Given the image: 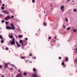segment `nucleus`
Returning a JSON list of instances; mask_svg holds the SVG:
<instances>
[{"label": "nucleus", "mask_w": 77, "mask_h": 77, "mask_svg": "<svg viewBox=\"0 0 77 77\" xmlns=\"http://www.w3.org/2000/svg\"><path fill=\"white\" fill-rule=\"evenodd\" d=\"M75 52L76 54H77V48H76L75 49Z\"/></svg>", "instance_id": "f3484780"}, {"label": "nucleus", "mask_w": 77, "mask_h": 77, "mask_svg": "<svg viewBox=\"0 0 77 77\" xmlns=\"http://www.w3.org/2000/svg\"><path fill=\"white\" fill-rule=\"evenodd\" d=\"M21 59H25V57H20Z\"/></svg>", "instance_id": "4be33fe9"}, {"label": "nucleus", "mask_w": 77, "mask_h": 77, "mask_svg": "<svg viewBox=\"0 0 77 77\" xmlns=\"http://www.w3.org/2000/svg\"><path fill=\"white\" fill-rule=\"evenodd\" d=\"M23 42H24V44H26V45H27V42L26 40H24Z\"/></svg>", "instance_id": "f8f14e48"}, {"label": "nucleus", "mask_w": 77, "mask_h": 77, "mask_svg": "<svg viewBox=\"0 0 77 77\" xmlns=\"http://www.w3.org/2000/svg\"><path fill=\"white\" fill-rule=\"evenodd\" d=\"M5 4H3L2 5V6H5Z\"/></svg>", "instance_id": "37998d69"}, {"label": "nucleus", "mask_w": 77, "mask_h": 77, "mask_svg": "<svg viewBox=\"0 0 77 77\" xmlns=\"http://www.w3.org/2000/svg\"><path fill=\"white\" fill-rule=\"evenodd\" d=\"M14 36L12 35H11L10 36V35H9V37L10 38H11V39H12V37H13Z\"/></svg>", "instance_id": "4468645a"}, {"label": "nucleus", "mask_w": 77, "mask_h": 77, "mask_svg": "<svg viewBox=\"0 0 77 77\" xmlns=\"http://www.w3.org/2000/svg\"><path fill=\"white\" fill-rule=\"evenodd\" d=\"M14 16H12L11 17V18H14Z\"/></svg>", "instance_id": "c9c22d12"}, {"label": "nucleus", "mask_w": 77, "mask_h": 77, "mask_svg": "<svg viewBox=\"0 0 77 77\" xmlns=\"http://www.w3.org/2000/svg\"><path fill=\"white\" fill-rule=\"evenodd\" d=\"M9 44H11L12 45H15V38H13L11 40L9 41Z\"/></svg>", "instance_id": "f03ea898"}, {"label": "nucleus", "mask_w": 77, "mask_h": 77, "mask_svg": "<svg viewBox=\"0 0 77 77\" xmlns=\"http://www.w3.org/2000/svg\"><path fill=\"white\" fill-rule=\"evenodd\" d=\"M25 61L26 62H28V60H25Z\"/></svg>", "instance_id": "49530a36"}, {"label": "nucleus", "mask_w": 77, "mask_h": 77, "mask_svg": "<svg viewBox=\"0 0 77 77\" xmlns=\"http://www.w3.org/2000/svg\"><path fill=\"white\" fill-rule=\"evenodd\" d=\"M20 70H18V72H20Z\"/></svg>", "instance_id": "09e8293b"}, {"label": "nucleus", "mask_w": 77, "mask_h": 77, "mask_svg": "<svg viewBox=\"0 0 77 77\" xmlns=\"http://www.w3.org/2000/svg\"><path fill=\"white\" fill-rule=\"evenodd\" d=\"M22 37H23V35H19V38H22Z\"/></svg>", "instance_id": "2eb2a0df"}, {"label": "nucleus", "mask_w": 77, "mask_h": 77, "mask_svg": "<svg viewBox=\"0 0 77 77\" xmlns=\"http://www.w3.org/2000/svg\"><path fill=\"white\" fill-rule=\"evenodd\" d=\"M64 8H65V7H64V6L63 5H62L60 7V9H64Z\"/></svg>", "instance_id": "6e6552de"}, {"label": "nucleus", "mask_w": 77, "mask_h": 77, "mask_svg": "<svg viewBox=\"0 0 77 77\" xmlns=\"http://www.w3.org/2000/svg\"><path fill=\"white\" fill-rule=\"evenodd\" d=\"M72 29H74V28H73Z\"/></svg>", "instance_id": "338daca9"}, {"label": "nucleus", "mask_w": 77, "mask_h": 77, "mask_svg": "<svg viewBox=\"0 0 77 77\" xmlns=\"http://www.w3.org/2000/svg\"><path fill=\"white\" fill-rule=\"evenodd\" d=\"M30 56H32V54H29Z\"/></svg>", "instance_id": "79ce46f5"}, {"label": "nucleus", "mask_w": 77, "mask_h": 77, "mask_svg": "<svg viewBox=\"0 0 77 77\" xmlns=\"http://www.w3.org/2000/svg\"><path fill=\"white\" fill-rule=\"evenodd\" d=\"M0 38L1 39H3V37H2V36L1 35H0Z\"/></svg>", "instance_id": "aec40b11"}, {"label": "nucleus", "mask_w": 77, "mask_h": 77, "mask_svg": "<svg viewBox=\"0 0 77 77\" xmlns=\"http://www.w3.org/2000/svg\"><path fill=\"white\" fill-rule=\"evenodd\" d=\"M18 75L19 76H20V77H21V76H22L23 75V74L22 73V72L18 74Z\"/></svg>", "instance_id": "9d476101"}, {"label": "nucleus", "mask_w": 77, "mask_h": 77, "mask_svg": "<svg viewBox=\"0 0 77 77\" xmlns=\"http://www.w3.org/2000/svg\"><path fill=\"white\" fill-rule=\"evenodd\" d=\"M18 30H20V28H18Z\"/></svg>", "instance_id": "8fccbe9b"}, {"label": "nucleus", "mask_w": 77, "mask_h": 77, "mask_svg": "<svg viewBox=\"0 0 77 77\" xmlns=\"http://www.w3.org/2000/svg\"><path fill=\"white\" fill-rule=\"evenodd\" d=\"M63 26L64 28H65L66 27V26L65 25H63Z\"/></svg>", "instance_id": "58836bf2"}, {"label": "nucleus", "mask_w": 77, "mask_h": 77, "mask_svg": "<svg viewBox=\"0 0 77 77\" xmlns=\"http://www.w3.org/2000/svg\"><path fill=\"white\" fill-rule=\"evenodd\" d=\"M2 15L1 14H0V17H2Z\"/></svg>", "instance_id": "de8ad7c7"}, {"label": "nucleus", "mask_w": 77, "mask_h": 77, "mask_svg": "<svg viewBox=\"0 0 77 77\" xmlns=\"http://www.w3.org/2000/svg\"><path fill=\"white\" fill-rule=\"evenodd\" d=\"M10 69H11V70H12V69H13V68H10Z\"/></svg>", "instance_id": "c03bdc74"}, {"label": "nucleus", "mask_w": 77, "mask_h": 77, "mask_svg": "<svg viewBox=\"0 0 77 77\" xmlns=\"http://www.w3.org/2000/svg\"><path fill=\"white\" fill-rule=\"evenodd\" d=\"M36 71V69L35 68H33V71H34V72H35V71Z\"/></svg>", "instance_id": "dca6fc26"}, {"label": "nucleus", "mask_w": 77, "mask_h": 77, "mask_svg": "<svg viewBox=\"0 0 77 77\" xmlns=\"http://www.w3.org/2000/svg\"><path fill=\"white\" fill-rule=\"evenodd\" d=\"M19 42L20 44H21V45L22 46H25V45H26V44H24V42H23V41L22 40H20Z\"/></svg>", "instance_id": "7ed1b4c3"}, {"label": "nucleus", "mask_w": 77, "mask_h": 77, "mask_svg": "<svg viewBox=\"0 0 77 77\" xmlns=\"http://www.w3.org/2000/svg\"><path fill=\"white\" fill-rule=\"evenodd\" d=\"M8 23H9V22H5V24H8Z\"/></svg>", "instance_id": "c756f323"}, {"label": "nucleus", "mask_w": 77, "mask_h": 77, "mask_svg": "<svg viewBox=\"0 0 77 77\" xmlns=\"http://www.w3.org/2000/svg\"><path fill=\"white\" fill-rule=\"evenodd\" d=\"M73 12H77V10L76 9H74L73 10Z\"/></svg>", "instance_id": "412c9836"}, {"label": "nucleus", "mask_w": 77, "mask_h": 77, "mask_svg": "<svg viewBox=\"0 0 77 77\" xmlns=\"http://www.w3.org/2000/svg\"><path fill=\"white\" fill-rule=\"evenodd\" d=\"M2 12L3 13H5L6 14H9V12L7 11L6 10H3Z\"/></svg>", "instance_id": "423d86ee"}, {"label": "nucleus", "mask_w": 77, "mask_h": 77, "mask_svg": "<svg viewBox=\"0 0 77 77\" xmlns=\"http://www.w3.org/2000/svg\"><path fill=\"white\" fill-rule=\"evenodd\" d=\"M62 59V58L60 57H59V59Z\"/></svg>", "instance_id": "f704fd0d"}, {"label": "nucleus", "mask_w": 77, "mask_h": 77, "mask_svg": "<svg viewBox=\"0 0 77 77\" xmlns=\"http://www.w3.org/2000/svg\"><path fill=\"white\" fill-rule=\"evenodd\" d=\"M10 26H10H9V27L6 26V29H11V30H15V27H14V25H13V24H11Z\"/></svg>", "instance_id": "f257e3e1"}, {"label": "nucleus", "mask_w": 77, "mask_h": 77, "mask_svg": "<svg viewBox=\"0 0 77 77\" xmlns=\"http://www.w3.org/2000/svg\"><path fill=\"white\" fill-rule=\"evenodd\" d=\"M5 49L6 50H9V48L8 47L6 48Z\"/></svg>", "instance_id": "a878e982"}, {"label": "nucleus", "mask_w": 77, "mask_h": 77, "mask_svg": "<svg viewBox=\"0 0 77 77\" xmlns=\"http://www.w3.org/2000/svg\"><path fill=\"white\" fill-rule=\"evenodd\" d=\"M1 43H2V44H3V42H4V40H2L1 41Z\"/></svg>", "instance_id": "b1692460"}, {"label": "nucleus", "mask_w": 77, "mask_h": 77, "mask_svg": "<svg viewBox=\"0 0 77 77\" xmlns=\"http://www.w3.org/2000/svg\"><path fill=\"white\" fill-rule=\"evenodd\" d=\"M76 1H77V0H76Z\"/></svg>", "instance_id": "774afa93"}, {"label": "nucleus", "mask_w": 77, "mask_h": 77, "mask_svg": "<svg viewBox=\"0 0 77 77\" xmlns=\"http://www.w3.org/2000/svg\"><path fill=\"white\" fill-rule=\"evenodd\" d=\"M0 68H2V66H1L0 65Z\"/></svg>", "instance_id": "a18cd8bd"}, {"label": "nucleus", "mask_w": 77, "mask_h": 77, "mask_svg": "<svg viewBox=\"0 0 77 77\" xmlns=\"http://www.w3.org/2000/svg\"><path fill=\"white\" fill-rule=\"evenodd\" d=\"M25 40H26L27 41V40H28V38H25Z\"/></svg>", "instance_id": "4c0bfd02"}, {"label": "nucleus", "mask_w": 77, "mask_h": 77, "mask_svg": "<svg viewBox=\"0 0 77 77\" xmlns=\"http://www.w3.org/2000/svg\"><path fill=\"white\" fill-rule=\"evenodd\" d=\"M47 25V23H43V25L44 26H46Z\"/></svg>", "instance_id": "ddd939ff"}, {"label": "nucleus", "mask_w": 77, "mask_h": 77, "mask_svg": "<svg viewBox=\"0 0 77 77\" xmlns=\"http://www.w3.org/2000/svg\"><path fill=\"white\" fill-rule=\"evenodd\" d=\"M61 65L62 66H64L63 68H65L66 67V65H65V61H64L62 63Z\"/></svg>", "instance_id": "20e7f679"}, {"label": "nucleus", "mask_w": 77, "mask_h": 77, "mask_svg": "<svg viewBox=\"0 0 77 77\" xmlns=\"http://www.w3.org/2000/svg\"><path fill=\"white\" fill-rule=\"evenodd\" d=\"M72 2H74V1H72Z\"/></svg>", "instance_id": "13d9d810"}, {"label": "nucleus", "mask_w": 77, "mask_h": 77, "mask_svg": "<svg viewBox=\"0 0 77 77\" xmlns=\"http://www.w3.org/2000/svg\"><path fill=\"white\" fill-rule=\"evenodd\" d=\"M10 12H13V11H11Z\"/></svg>", "instance_id": "3c124183"}, {"label": "nucleus", "mask_w": 77, "mask_h": 77, "mask_svg": "<svg viewBox=\"0 0 77 77\" xmlns=\"http://www.w3.org/2000/svg\"><path fill=\"white\" fill-rule=\"evenodd\" d=\"M8 63H5V64L4 68H7L8 66Z\"/></svg>", "instance_id": "0eeeda50"}, {"label": "nucleus", "mask_w": 77, "mask_h": 77, "mask_svg": "<svg viewBox=\"0 0 77 77\" xmlns=\"http://www.w3.org/2000/svg\"><path fill=\"white\" fill-rule=\"evenodd\" d=\"M73 32H76V29H74L73 30Z\"/></svg>", "instance_id": "473e14b6"}, {"label": "nucleus", "mask_w": 77, "mask_h": 77, "mask_svg": "<svg viewBox=\"0 0 77 77\" xmlns=\"http://www.w3.org/2000/svg\"><path fill=\"white\" fill-rule=\"evenodd\" d=\"M1 2V1H0V2Z\"/></svg>", "instance_id": "052dcab7"}, {"label": "nucleus", "mask_w": 77, "mask_h": 77, "mask_svg": "<svg viewBox=\"0 0 77 77\" xmlns=\"http://www.w3.org/2000/svg\"><path fill=\"white\" fill-rule=\"evenodd\" d=\"M71 1V0H67L66 2L67 3H69V2Z\"/></svg>", "instance_id": "393cba45"}, {"label": "nucleus", "mask_w": 77, "mask_h": 77, "mask_svg": "<svg viewBox=\"0 0 77 77\" xmlns=\"http://www.w3.org/2000/svg\"><path fill=\"white\" fill-rule=\"evenodd\" d=\"M35 35H38V33H36Z\"/></svg>", "instance_id": "6e6d98bb"}, {"label": "nucleus", "mask_w": 77, "mask_h": 77, "mask_svg": "<svg viewBox=\"0 0 77 77\" xmlns=\"http://www.w3.org/2000/svg\"><path fill=\"white\" fill-rule=\"evenodd\" d=\"M13 66H14V65H13Z\"/></svg>", "instance_id": "69168bd1"}, {"label": "nucleus", "mask_w": 77, "mask_h": 77, "mask_svg": "<svg viewBox=\"0 0 77 77\" xmlns=\"http://www.w3.org/2000/svg\"><path fill=\"white\" fill-rule=\"evenodd\" d=\"M32 59H36V57H33V58H32Z\"/></svg>", "instance_id": "72a5a7b5"}, {"label": "nucleus", "mask_w": 77, "mask_h": 77, "mask_svg": "<svg viewBox=\"0 0 77 77\" xmlns=\"http://www.w3.org/2000/svg\"><path fill=\"white\" fill-rule=\"evenodd\" d=\"M1 9H2L3 10L4 9H5V7H2Z\"/></svg>", "instance_id": "5701e85b"}, {"label": "nucleus", "mask_w": 77, "mask_h": 77, "mask_svg": "<svg viewBox=\"0 0 77 77\" xmlns=\"http://www.w3.org/2000/svg\"><path fill=\"white\" fill-rule=\"evenodd\" d=\"M56 36L55 37V39H56Z\"/></svg>", "instance_id": "603ef678"}, {"label": "nucleus", "mask_w": 77, "mask_h": 77, "mask_svg": "<svg viewBox=\"0 0 77 77\" xmlns=\"http://www.w3.org/2000/svg\"><path fill=\"white\" fill-rule=\"evenodd\" d=\"M47 14H46V16H47Z\"/></svg>", "instance_id": "4d7b16f0"}, {"label": "nucleus", "mask_w": 77, "mask_h": 77, "mask_svg": "<svg viewBox=\"0 0 77 77\" xmlns=\"http://www.w3.org/2000/svg\"><path fill=\"white\" fill-rule=\"evenodd\" d=\"M62 12H63V11H64V9H62Z\"/></svg>", "instance_id": "ea45409f"}, {"label": "nucleus", "mask_w": 77, "mask_h": 77, "mask_svg": "<svg viewBox=\"0 0 77 77\" xmlns=\"http://www.w3.org/2000/svg\"><path fill=\"white\" fill-rule=\"evenodd\" d=\"M65 60L66 62H68V57H66V58L65 59Z\"/></svg>", "instance_id": "9b49d317"}, {"label": "nucleus", "mask_w": 77, "mask_h": 77, "mask_svg": "<svg viewBox=\"0 0 77 77\" xmlns=\"http://www.w3.org/2000/svg\"><path fill=\"white\" fill-rule=\"evenodd\" d=\"M30 62H32V61H30Z\"/></svg>", "instance_id": "680f3d73"}, {"label": "nucleus", "mask_w": 77, "mask_h": 77, "mask_svg": "<svg viewBox=\"0 0 77 77\" xmlns=\"http://www.w3.org/2000/svg\"><path fill=\"white\" fill-rule=\"evenodd\" d=\"M35 0H32V3H35Z\"/></svg>", "instance_id": "e433bc0d"}, {"label": "nucleus", "mask_w": 77, "mask_h": 77, "mask_svg": "<svg viewBox=\"0 0 77 77\" xmlns=\"http://www.w3.org/2000/svg\"><path fill=\"white\" fill-rule=\"evenodd\" d=\"M74 5V4H73V5Z\"/></svg>", "instance_id": "bf43d9fd"}, {"label": "nucleus", "mask_w": 77, "mask_h": 77, "mask_svg": "<svg viewBox=\"0 0 77 77\" xmlns=\"http://www.w3.org/2000/svg\"><path fill=\"white\" fill-rule=\"evenodd\" d=\"M48 39H51V37H48Z\"/></svg>", "instance_id": "2f4dec72"}, {"label": "nucleus", "mask_w": 77, "mask_h": 77, "mask_svg": "<svg viewBox=\"0 0 77 77\" xmlns=\"http://www.w3.org/2000/svg\"><path fill=\"white\" fill-rule=\"evenodd\" d=\"M51 7H52V5H51Z\"/></svg>", "instance_id": "0e129e2a"}, {"label": "nucleus", "mask_w": 77, "mask_h": 77, "mask_svg": "<svg viewBox=\"0 0 77 77\" xmlns=\"http://www.w3.org/2000/svg\"><path fill=\"white\" fill-rule=\"evenodd\" d=\"M2 77H5V76L4 75H3L2 76Z\"/></svg>", "instance_id": "864d4df0"}, {"label": "nucleus", "mask_w": 77, "mask_h": 77, "mask_svg": "<svg viewBox=\"0 0 77 77\" xmlns=\"http://www.w3.org/2000/svg\"><path fill=\"white\" fill-rule=\"evenodd\" d=\"M23 75H27V73H23Z\"/></svg>", "instance_id": "c85d7f7f"}, {"label": "nucleus", "mask_w": 77, "mask_h": 77, "mask_svg": "<svg viewBox=\"0 0 77 77\" xmlns=\"http://www.w3.org/2000/svg\"><path fill=\"white\" fill-rule=\"evenodd\" d=\"M77 59H75V60L74 62H77Z\"/></svg>", "instance_id": "7c9ffc66"}, {"label": "nucleus", "mask_w": 77, "mask_h": 77, "mask_svg": "<svg viewBox=\"0 0 77 77\" xmlns=\"http://www.w3.org/2000/svg\"><path fill=\"white\" fill-rule=\"evenodd\" d=\"M5 22V20H2V23H3Z\"/></svg>", "instance_id": "bb28decb"}, {"label": "nucleus", "mask_w": 77, "mask_h": 77, "mask_svg": "<svg viewBox=\"0 0 77 77\" xmlns=\"http://www.w3.org/2000/svg\"><path fill=\"white\" fill-rule=\"evenodd\" d=\"M65 20L66 21V22H68V18H66Z\"/></svg>", "instance_id": "6ab92c4d"}, {"label": "nucleus", "mask_w": 77, "mask_h": 77, "mask_svg": "<svg viewBox=\"0 0 77 77\" xmlns=\"http://www.w3.org/2000/svg\"><path fill=\"white\" fill-rule=\"evenodd\" d=\"M54 41H56V40H54Z\"/></svg>", "instance_id": "e2e57ef3"}, {"label": "nucleus", "mask_w": 77, "mask_h": 77, "mask_svg": "<svg viewBox=\"0 0 77 77\" xmlns=\"http://www.w3.org/2000/svg\"><path fill=\"white\" fill-rule=\"evenodd\" d=\"M11 18L10 17V16L8 15V17H5V20H8V19H11Z\"/></svg>", "instance_id": "39448f33"}, {"label": "nucleus", "mask_w": 77, "mask_h": 77, "mask_svg": "<svg viewBox=\"0 0 77 77\" xmlns=\"http://www.w3.org/2000/svg\"><path fill=\"white\" fill-rule=\"evenodd\" d=\"M70 29H71V28L70 27H69L67 28V30H69Z\"/></svg>", "instance_id": "a211bd4d"}, {"label": "nucleus", "mask_w": 77, "mask_h": 77, "mask_svg": "<svg viewBox=\"0 0 77 77\" xmlns=\"http://www.w3.org/2000/svg\"><path fill=\"white\" fill-rule=\"evenodd\" d=\"M16 44H17V45L18 44V42H16Z\"/></svg>", "instance_id": "a19ab883"}, {"label": "nucleus", "mask_w": 77, "mask_h": 77, "mask_svg": "<svg viewBox=\"0 0 77 77\" xmlns=\"http://www.w3.org/2000/svg\"><path fill=\"white\" fill-rule=\"evenodd\" d=\"M15 36H16L17 37V35H15Z\"/></svg>", "instance_id": "5fc2aeb1"}, {"label": "nucleus", "mask_w": 77, "mask_h": 77, "mask_svg": "<svg viewBox=\"0 0 77 77\" xmlns=\"http://www.w3.org/2000/svg\"><path fill=\"white\" fill-rule=\"evenodd\" d=\"M17 46L18 47H20V45H19V44H18V45H17Z\"/></svg>", "instance_id": "cd10ccee"}, {"label": "nucleus", "mask_w": 77, "mask_h": 77, "mask_svg": "<svg viewBox=\"0 0 77 77\" xmlns=\"http://www.w3.org/2000/svg\"><path fill=\"white\" fill-rule=\"evenodd\" d=\"M33 77H37V74L36 73H34L33 75Z\"/></svg>", "instance_id": "1a4fd4ad"}]
</instances>
